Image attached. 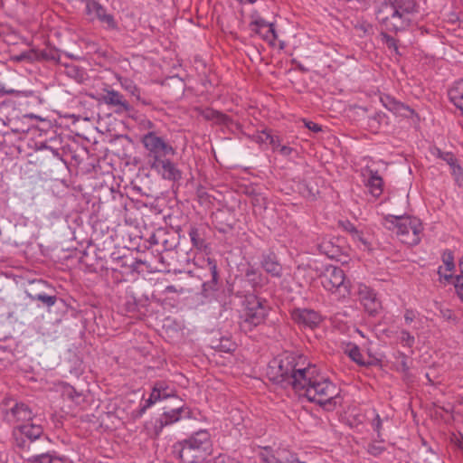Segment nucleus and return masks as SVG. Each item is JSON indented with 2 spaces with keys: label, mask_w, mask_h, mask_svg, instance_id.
Returning <instances> with one entry per match:
<instances>
[{
  "label": "nucleus",
  "mask_w": 463,
  "mask_h": 463,
  "mask_svg": "<svg viewBox=\"0 0 463 463\" xmlns=\"http://www.w3.org/2000/svg\"><path fill=\"white\" fill-rule=\"evenodd\" d=\"M397 359H398V369L402 371V372H406L409 370V364H408V357L405 354L403 353H398V356H397Z\"/></svg>",
  "instance_id": "a19ab883"
},
{
  "label": "nucleus",
  "mask_w": 463,
  "mask_h": 463,
  "mask_svg": "<svg viewBox=\"0 0 463 463\" xmlns=\"http://www.w3.org/2000/svg\"><path fill=\"white\" fill-rule=\"evenodd\" d=\"M359 298L364 309L370 315L373 316L380 310L381 302L376 298V294L366 286L360 287Z\"/></svg>",
  "instance_id": "2eb2a0df"
},
{
  "label": "nucleus",
  "mask_w": 463,
  "mask_h": 463,
  "mask_svg": "<svg viewBox=\"0 0 463 463\" xmlns=\"http://www.w3.org/2000/svg\"><path fill=\"white\" fill-rule=\"evenodd\" d=\"M275 142L276 143L273 145L272 150L279 153L280 156L284 157H290L293 154L297 153L293 147L287 145H282L279 136Z\"/></svg>",
  "instance_id": "a878e982"
},
{
  "label": "nucleus",
  "mask_w": 463,
  "mask_h": 463,
  "mask_svg": "<svg viewBox=\"0 0 463 463\" xmlns=\"http://www.w3.org/2000/svg\"><path fill=\"white\" fill-rule=\"evenodd\" d=\"M263 463H290L291 455L285 458H279L274 454H270L267 452L266 454H262Z\"/></svg>",
  "instance_id": "473e14b6"
},
{
  "label": "nucleus",
  "mask_w": 463,
  "mask_h": 463,
  "mask_svg": "<svg viewBox=\"0 0 463 463\" xmlns=\"http://www.w3.org/2000/svg\"><path fill=\"white\" fill-rule=\"evenodd\" d=\"M443 267L447 271H454L455 264L451 252H445L442 256Z\"/></svg>",
  "instance_id": "4c0bfd02"
},
{
  "label": "nucleus",
  "mask_w": 463,
  "mask_h": 463,
  "mask_svg": "<svg viewBox=\"0 0 463 463\" xmlns=\"http://www.w3.org/2000/svg\"><path fill=\"white\" fill-rule=\"evenodd\" d=\"M381 102L385 109L396 116L408 118L414 112L409 106L396 100L390 95H383Z\"/></svg>",
  "instance_id": "dca6fc26"
},
{
  "label": "nucleus",
  "mask_w": 463,
  "mask_h": 463,
  "mask_svg": "<svg viewBox=\"0 0 463 463\" xmlns=\"http://www.w3.org/2000/svg\"><path fill=\"white\" fill-rule=\"evenodd\" d=\"M383 224L404 244L413 246L420 241L423 227L416 217L389 215L384 218Z\"/></svg>",
  "instance_id": "39448f33"
},
{
  "label": "nucleus",
  "mask_w": 463,
  "mask_h": 463,
  "mask_svg": "<svg viewBox=\"0 0 463 463\" xmlns=\"http://www.w3.org/2000/svg\"><path fill=\"white\" fill-rule=\"evenodd\" d=\"M138 126L141 130H146L147 132L156 131L155 124L148 118L140 119Z\"/></svg>",
  "instance_id": "79ce46f5"
},
{
  "label": "nucleus",
  "mask_w": 463,
  "mask_h": 463,
  "mask_svg": "<svg viewBox=\"0 0 463 463\" xmlns=\"http://www.w3.org/2000/svg\"><path fill=\"white\" fill-rule=\"evenodd\" d=\"M250 26L252 27V30H254L257 33L261 34L263 39L269 43H273L277 38L274 24L265 21L261 17H256L250 23Z\"/></svg>",
  "instance_id": "f3484780"
},
{
  "label": "nucleus",
  "mask_w": 463,
  "mask_h": 463,
  "mask_svg": "<svg viewBox=\"0 0 463 463\" xmlns=\"http://www.w3.org/2000/svg\"><path fill=\"white\" fill-rule=\"evenodd\" d=\"M382 114L378 113L375 118H381Z\"/></svg>",
  "instance_id": "6e6d98bb"
},
{
  "label": "nucleus",
  "mask_w": 463,
  "mask_h": 463,
  "mask_svg": "<svg viewBox=\"0 0 463 463\" xmlns=\"http://www.w3.org/2000/svg\"><path fill=\"white\" fill-rule=\"evenodd\" d=\"M364 183L373 197H379L382 194L383 182L381 175H366Z\"/></svg>",
  "instance_id": "5701e85b"
},
{
  "label": "nucleus",
  "mask_w": 463,
  "mask_h": 463,
  "mask_svg": "<svg viewBox=\"0 0 463 463\" xmlns=\"http://www.w3.org/2000/svg\"><path fill=\"white\" fill-rule=\"evenodd\" d=\"M449 97L463 116V80L457 81L449 90Z\"/></svg>",
  "instance_id": "aec40b11"
},
{
  "label": "nucleus",
  "mask_w": 463,
  "mask_h": 463,
  "mask_svg": "<svg viewBox=\"0 0 463 463\" xmlns=\"http://www.w3.org/2000/svg\"><path fill=\"white\" fill-rule=\"evenodd\" d=\"M459 267H460V271H461V275L463 277V256H462V259L459 262Z\"/></svg>",
  "instance_id": "5fc2aeb1"
},
{
  "label": "nucleus",
  "mask_w": 463,
  "mask_h": 463,
  "mask_svg": "<svg viewBox=\"0 0 463 463\" xmlns=\"http://www.w3.org/2000/svg\"><path fill=\"white\" fill-rule=\"evenodd\" d=\"M345 230L348 232V233L351 235V231L352 229H356L352 223L348 222L346 225H345Z\"/></svg>",
  "instance_id": "8fccbe9b"
},
{
  "label": "nucleus",
  "mask_w": 463,
  "mask_h": 463,
  "mask_svg": "<svg viewBox=\"0 0 463 463\" xmlns=\"http://www.w3.org/2000/svg\"><path fill=\"white\" fill-rule=\"evenodd\" d=\"M416 12V0H389L380 6L376 19L384 30L397 33L411 25Z\"/></svg>",
  "instance_id": "f03ea898"
},
{
  "label": "nucleus",
  "mask_w": 463,
  "mask_h": 463,
  "mask_svg": "<svg viewBox=\"0 0 463 463\" xmlns=\"http://www.w3.org/2000/svg\"><path fill=\"white\" fill-rule=\"evenodd\" d=\"M438 274L439 276V280L447 283H452L455 279L453 277V271H447L446 268L443 266H439L438 269Z\"/></svg>",
  "instance_id": "e433bc0d"
},
{
  "label": "nucleus",
  "mask_w": 463,
  "mask_h": 463,
  "mask_svg": "<svg viewBox=\"0 0 463 463\" xmlns=\"http://www.w3.org/2000/svg\"><path fill=\"white\" fill-rule=\"evenodd\" d=\"M319 281L324 289L334 295L337 299L345 298L350 294V281L339 267L325 266L319 274Z\"/></svg>",
  "instance_id": "423d86ee"
},
{
  "label": "nucleus",
  "mask_w": 463,
  "mask_h": 463,
  "mask_svg": "<svg viewBox=\"0 0 463 463\" xmlns=\"http://www.w3.org/2000/svg\"><path fill=\"white\" fill-rule=\"evenodd\" d=\"M290 463H306V462L300 461L296 456L291 455Z\"/></svg>",
  "instance_id": "3c124183"
},
{
  "label": "nucleus",
  "mask_w": 463,
  "mask_h": 463,
  "mask_svg": "<svg viewBox=\"0 0 463 463\" xmlns=\"http://www.w3.org/2000/svg\"><path fill=\"white\" fill-rule=\"evenodd\" d=\"M209 265H210V269L212 270V273H213V278L215 279L216 276H217V267H216V264L214 261L209 260Z\"/></svg>",
  "instance_id": "09e8293b"
},
{
  "label": "nucleus",
  "mask_w": 463,
  "mask_h": 463,
  "mask_svg": "<svg viewBox=\"0 0 463 463\" xmlns=\"http://www.w3.org/2000/svg\"><path fill=\"white\" fill-rule=\"evenodd\" d=\"M383 441V440L380 438L379 442L370 444L368 446V452L373 456L380 455L384 450V447L382 445Z\"/></svg>",
  "instance_id": "ea45409f"
},
{
  "label": "nucleus",
  "mask_w": 463,
  "mask_h": 463,
  "mask_svg": "<svg viewBox=\"0 0 463 463\" xmlns=\"http://www.w3.org/2000/svg\"><path fill=\"white\" fill-rule=\"evenodd\" d=\"M247 280L253 286V287H262L265 284H267L268 280L266 277L259 273L256 269L253 268H250L247 269L245 274Z\"/></svg>",
  "instance_id": "393cba45"
},
{
  "label": "nucleus",
  "mask_w": 463,
  "mask_h": 463,
  "mask_svg": "<svg viewBox=\"0 0 463 463\" xmlns=\"http://www.w3.org/2000/svg\"><path fill=\"white\" fill-rule=\"evenodd\" d=\"M85 2V14L90 20H99L107 29H116L117 23L113 14L107 13L106 8L96 0H81Z\"/></svg>",
  "instance_id": "9d476101"
},
{
  "label": "nucleus",
  "mask_w": 463,
  "mask_h": 463,
  "mask_svg": "<svg viewBox=\"0 0 463 463\" xmlns=\"http://www.w3.org/2000/svg\"><path fill=\"white\" fill-rule=\"evenodd\" d=\"M351 239L360 250H370L372 249L373 237L368 231L352 229Z\"/></svg>",
  "instance_id": "a211bd4d"
},
{
  "label": "nucleus",
  "mask_w": 463,
  "mask_h": 463,
  "mask_svg": "<svg viewBox=\"0 0 463 463\" xmlns=\"http://www.w3.org/2000/svg\"><path fill=\"white\" fill-rule=\"evenodd\" d=\"M451 284L454 285L458 298L463 301V277L460 275L455 277Z\"/></svg>",
  "instance_id": "58836bf2"
},
{
  "label": "nucleus",
  "mask_w": 463,
  "mask_h": 463,
  "mask_svg": "<svg viewBox=\"0 0 463 463\" xmlns=\"http://www.w3.org/2000/svg\"><path fill=\"white\" fill-rule=\"evenodd\" d=\"M204 117L206 118H216L217 120H222L224 116L214 110H207Z\"/></svg>",
  "instance_id": "a18cd8bd"
},
{
  "label": "nucleus",
  "mask_w": 463,
  "mask_h": 463,
  "mask_svg": "<svg viewBox=\"0 0 463 463\" xmlns=\"http://www.w3.org/2000/svg\"><path fill=\"white\" fill-rule=\"evenodd\" d=\"M373 419H372V427L373 428L374 431L377 432V437L380 439L382 437L381 430H382V424L383 420L381 419L380 415L375 411H372Z\"/></svg>",
  "instance_id": "c9c22d12"
},
{
  "label": "nucleus",
  "mask_w": 463,
  "mask_h": 463,
  "mask_svg": "<svg viewBox=\"0 0 463 463\" xmlns=\"http://www.w3.org/2000/svg\"><path fill=\"white\" fill-rule=\"evenodd\" d=\"M3 419L5 422L13 425L14 428L17 425L32 421L33 419V413L25 403L16 402L13 407L5 410Z\"/></svg>",
  "instance_id": "9b49d317"
},
{
  "label": "nucleus",
  "mask_w": 463,
  "mask_h": 463,
  "mask_svg": "<svg viewBox=\"0 0 463 463\" xmlns=\"http://www.w3.org/2000/svg\"><path fill=\"white\" fill-rule=\"evenodd\" d=\"M403 317L405 326H411L412 332L417 333L422 327L423 317L417 311L406 309Z\"/></svg>",
  "instance_id": "4be33fe9"
},
{
  "label": "nucleus",
  "mask_w": 463,
  "mask_h": 463,
  "mask_svg": "<svg viewBox=\"0 0 463 463\" xmlns=\"http://www.w3.org/2000/svg\"><path fill=\"white\" fill-rule=\"evenodd\" d=\"M278 136L272 135L269 131L267 129L262 130L261 132L258 133L255 137V141L259 144H269L271 147L276 143Z\"/></svg>",
  "instance_id": "cd10ccee"
},
{
  "label": "nucleus",
  "mask_w": 463,
  "mask_h": 463,
  "mask_svg": "<svg viewBox=\"0 0 463 463\" xmlns=\"http://www.w3.org/2000/svg\"><path fill=\"white\" fill-rule=\"evenodd\" d=\"M261 267L272 277L279 278L282 275V266L272 254L264 255L262 257Z\"/></svg>",
  "instance_id": "6ab92c4d"
},
{
  "label": "nucleus",
  "mask_w": 463,
  "mask_h": 463,
  "mask_svg": "<svg viewBox=\"0 0 463 463\" xmlns=\"http://www.w3.org/2000/svg\"><path fill=\"white\" fill-rule=\"evenodd\" d=\"M17 91L13 89H6L5 85L2 82H0V97H3L5 95L14 94Z\"/></svg>",
  "instance_id": "49530a36"
},
{
  "label": "nucleus",
  "mask_w": 463,
  "mask_h": 463,
  "mask_svg": "<svg viewBox=\"0 0 463 463\" xmlns=\"http://www.w3.org/2000/svg\"><path fill=\"white\" fill-rule=\"evenodd\" d=\"M30 298L33 301H41L48 307L54 306L57 301V298L55 296H49V295H46L45 293L30 295Z\"/></svg>",
  "instance_id": "c756f323"
},
{
  "label": "nucleus",
  "mask_w": 463,
  "mask_h": 463,
  "mask_svg": "<svg viewBox=\"0 0 463 463\" xmlns=\"http://www.w3.org/2000/svg\"><path fill=\"white\" fill-rule=\"evenodd\" d=\"M306 126H307V128L308 129H310V130H312L314 132H319L322 129L320 125H318V124H317L315 122H311V121L307 122L306 124Z\"/></svg>",
  "instance_id": "de8ad7c7"
},
{
  "label": "nucleus",
  "mask_w": 463,
  "mask_h": 463,
  "mask_svg": "<svg viewBox=\"0 0 463 463\" xmlns=\"http://www.w3.org/2000/svg\"><path fill=\"white\" fill-rule=\"evenodd\" d=\"M278 378L327 411L341 403L340 389L303 356L287 355L278 363Z\"/></svg>",
  "instance_id": "f257e3e1"
},
{
  "label": "nucleus",
  "mask_w": 463,
  "mask_h": 463,
  "mask_svg": "<svg viewBox=\"0 0 463 463\" xmlns=\"http://www.w3.org/2000/svg\"><path fill=\"white\" fill-rule=\"evenodd\" d=\"M269 307L265 301L255 297L247 299V305L240 317L241 329L247 332L261 324L267 314Z\"/></svg>",
  "instance_id": "0eeeda50"
},
{
  "label": "nucleus",
  "mask_w": 463,
  "mask_h": 463,
  "mask_svg": "<svg viewBox=\"0 0 463 463\" xmlns=\"http://www.w3.org/2000/svg\"><path fill=\"white\" fill-rule=\"evenodd\" d=\"M189 237L193 245L199 249L203 250L206 248L205 241L201 238L200 232L197 228L192 227L189 231Z\"/></svg>",
  "instance_id": "c85d7f7f"
},
{
  "label": "nucleus",
  "mask_w": 463,
  "mask_h": 463,
  "mask_svg": "<svg viewBox=\"0 0 463 463\" xmlns=\"http://www.w3.org/2000/svg\"><path fill=\"white\" fill-rule=\"evenodd\" d=\"M175 396V389L167 383L159 381L155 383L148 399L141 401L138 408L131 412L134 419L141 418L146 411L156 402Z\"/></svg>",
  "instance_id": "6e6552de"
},
{
  "label": "nucleus",
  "mask_w": 463,
  "mask_h": 463,
  "mask_svg": "<svg viewBox=\"0 0 463 463\" xmlns=\"http://www.w3.org/2000/svg\"><path fill=\"white\" fill-rule=\"evenodd\" d=\"M452 442L458 449L463 451V434L459 433L458 435H454Z\"/></svg>",
  "instance_id": "c03bdc74"
},
{
  "label": "nucleus",
  "mask_w": 463,
  "mask_h": 463,
  "mask_svg": "<svg viewBox=\"0 0 463 463\" xmlns=\"http://www.w3.org/2000/svg\"><path fill=\"white\" fill-rule=\"evenodd\" d=\"M395 338L404 347L411 348L415 344V336L413 333L404 328L395 332Z\"/></svg>",
  "instance_id": "b1692460"
},
{
  "label": "nucleus",
  "mask_w": 463,
  "mask_h": 463,
  "mask_svg": "<svg viewBox=\"0 0 463 463\" xmlns=\"http://www.w3.org/2000/svg\"><path fill=\"white\" fill-rule=\"evenodd\" d=\"M183 418H191V411L186 406L165 411L156 423V432L159 433L165 427L179 421Z\"/></svg>",
  "instance_id": "f8f14e48"
},
{
  "label": "nucleus",
  "mask_w": 463,
  "mask_h": 463,
  "mask_svg": "<svg viewBox=\"0 0 463 463\" xmlns=\"http://www.w3.org/2000/svg\"><path fill=\"white\" fill-rule=\"evenodd\" d=\"M319 250L322 253L326 254L329 258L335 257L337 250L335 249L334 245L330 241H323L319 244Z\"/></svg>",
  "instance_id": "f704fd0d"
},
{
  "label": "nucleus",
  "mask_w": 463,
  "mask_h": 463,
  "mask_svg": "<svg viewBox=\"0 0 463 463\" xmlns=\"http://www.w3.org/2000/svg\"><path fill=\"white\" fill-rule=\"evenodd\" d=\"M43 434V427L33 421L17 425L13 430V437L18 447L24 448L27 441L36 440Z\"/></svg>",
  "instance_id": "1a4fd4ad"
},
{
  "label": "nucleus",
  "mask_w": 463,
  "mask_h": 463,
  "mask_svg": "<svg viewBox=\"0 0 463 463\" xmlns=\"http://www.w3.org/2000/svg\"><path fill=\"white\" fill-rule=\"evenodd\" d=\"M452 442L458 449L463 451V434L459 433L458 435H454Z\"/></svg>",
  "instance_id": "37998d69"
},
{
  "label": "nucleus",
  "mask_w": 463,
  "mask_h": 463,
  "mask_svg": "<svg viewBox=\"0 0 463 463\" xmlns=\"http://www.w3.org/2000/svg\"><path fill=\"white\" fill-rule=\"evenodd\" d=\"M141 143L154 157L151 164L152 170L163 174H175V165L170 160L162 158L166 155H173L175 150L162 137L158 136L156 131H149L144 134L141 137Z\"/></svg>",
  "instance_id": "20e7f679"
},
{
  "label": "nucleus",
  "mask_w": 463,
  "mask_h": 463,
  "mask_svg": "<svg viewBox=\"0 0 463 463\" xmlns=\"http://www.w3.org/2000/svg\"><path fill=\"white\" fill-rule=\"evenodd\" d=\"M121 86L131 95L135 96L137 99H140V91L138 88L133 83V81L126 79L123 81H121Z\"/></svg>",
  "instance_id": "72a5a7b5"
},
{
  "label": "nucleus",
  "mask_w": 463,
  "mask_h": 463,
  "mask_svg": "<svg viewBox=\"0 0 463 463\" xmlns=\"http://www.w3.org/2000/svg\"><path fill=\"white\" fill-rule=\"evenodd\" d=\"M52 159H53V160H55V161H57V162L61 161V158L59 157L58 153H54V151H53V150H52Z\"/></svg>",
  "instance_id": "603ef678"
},
{
  "label": "nucleus",
  "mask_w": 463,
  "mask_h": 463,
  "mask_svg": "<svg viewBox=\"0 0 463 463\" xmlns=\"http://www.w3.org/2000/svg\"><path fill=\"white\" fill-rule=\"evenodd\" d=\"M100 99L107 105L115 107L117 113L128 112L130 110V105L125 99L124 96L114 90H104Z\"/></svg>",
  "instance_id": "4468645a"
},
{
  "label": "nucleus",
  "mask_w": 463,
  "mask_h": 463,
  "mask_svg": "<svg viewBox=\"0 0 463 463\" xmlns=\"http://www.w3.org/2000/svg\"><path fill=\"white\" fill-rule=\"evenodd\" d=\"M39 463H70V460L56 454H45L39 458Z\"/></svg>",
  "instance_id": "7c9ffc66"
},
{
  "label": "nucleus",
  "mask_w": 463,
  "mask_h": 463,
  "mask_svg": "<svg viewBox=\"0 0 463 463\" xmlns=\"http://www.w3.org/2000/svg\"><path fill=\"white\" fill-rule=\"evenodd\" d=\"M211 435L206 430H200L189 438L174 445V451L184 463H200L212 451Z\"/></svg>",
  "instance_id": "7ed1b4c3"
},
{
  "label": "nucleus",
  "mask_w": 463,
  "mask_h": 463,
  "mask_svg": "<svg viewBox=\"0 0 463 463\" xmlns=\"http://www.w3.org/2000/svg\"><path fill=\"white\" fill-rule=\"evenodd\" d=\"M243 4H254L256 0H241Z\"/></svg>",
  "instance_id": "864d4df0"
},
{
  "label": "nucleus",
  "mask_w": 463,
  "mask_h": 463,
  "mask_svg": "<svg viewBox=\"0 0 463 463\" xmlns=\"http://www.w3.org/2000/svg\"><path fill=\"white\" fill-rule=\"evenodd\" d=\"M432 154L444 161L448 165H449V169L453 172V174L462 172L458 159L451 152H443L439 148H434Z\"/></svg>",
  "instance_id": "412c9836"
},
{
  "label": "nucleus",
  "mask_w": 463,
  "mask_h": 463,
  "mask_svg": "<svg viewBox=\"0 0 463 463\" xmlns=\"http://www.w3.org/2000/svg\"><path fill=\"white\" fill-rule=\"evenodd\" d=\"M293 320L301 326L317 327L322 321L321 316L311 309H297L292 313Z\"/></svg>",
  "instance_id": "ddd939ff"
},
{
  "label": "nucleus",
  "mask_w": 463,
  "mask_h": 463,
  "mask_svg": "<svg viewBox=\"0 0 463 463\" xmlns=\"http://www.w3.org/2000/svg\"><path fill=\"white\" fill-rule=\"evenodd\" d=\"M381 38L383 43L388 47L389 50L393 51L396 54H400L399 47L395 38L389 35L387 33H382Z\"/></svg>",
  "instance_id": "2f4dec72"
},
{
  "label": "nucleus",
  "mask_w": 463,
  "mask_h": 463,
  "mask_svg": "<svg viewBox=\"0 0 463 463\" xmlns=\"http://www.w3.org/2000/svg\"><path fill=\"white\" fill-rule=\"evenodd\" d=\"M345 354H347V355L358 364H365L363 358V354L357 345H348L345 348Z\"/></svg>",
  "instance_id": "bb28decb"
}]
</instances>
